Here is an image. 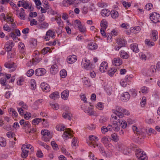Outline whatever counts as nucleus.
I'll return each instance as SVG.
<instances>
[{
	"label": "nucleus",
	"instance_id": "f257e3e1",
	"mask_svg": "<svg viewBox=\"0 0 160 160\" xmlns=\"http://www.w3.org/2000/svg\"><path fill=\"white\" fill-rule=\"evenodd\" d=\"M112 122L113 130L116 132L119 131L120 129V127L123 128H125L127 126V123L125 120H120L118 119L117 121L111 120Z\"/></svg>",
	"mask_w": 160,
	"mask_h": 160
},
{
	"label": "nucleus",
	"instance_id": "f03ea898",
	"mask_svg": "<svg viewBox=\"0 0 160 160\" xmlns=\"http://www.w3.org/2000/svg\"><path fill=\"white\" fill-rule=\"evenodd\" d=\"M112 111L115 115L117 116L119 118L123 117L124 114L127 115H130V113L128 110L123 109L119 106H116V109H112Z\"/></svg>",
	"mask_w": 160,
	"mask_h": 160
},
{
	"label": "nucleus",
	"instance_id": "7ed1b4c3",
	"mask_svg": "<svg viewBox=\"0 0 160 160\" xmlns=\"http://www.w3.org/2000/svg\"><path fill=\"white\" fill-rule=\"evenodd\" d=\"M81 65L84 68L88 70L93 69L95 68V65L91 63L90 61L86 58H84L82 59L81 62Z\"/></svg>",
	"mask_w": 160,
	"mask_h": 160
},
{
	"label": "nucleus",
	"instance_id": "20e7f679",
	"mask_svg": "<svg viewBox=\"0 0 160 160\" xmlns=\"http://www.w3.org/2000/svg\"><path fill=\"white\" fill-rule=\"evenodd\" d=\"M150 19L153 23H157L160 21V15L157 12H153L150 15Z\"/></svg>",
	"mask_w": 160,
	"mask_h": 160
},
{
	"label": "nucleus",
	"instance_id": "39448f33",
	"mask_svg": "<svg viewBox=\"0 0 160 160\" xmlns=\"http://www.w3.org/2000/svg\"><path fill=\"white\" fill-rule=\"evenodd\" d=\"M136 156L141 160H147L146 154L144 152H141L140 150L137 149L136 151Z\"/></svg>",
	"mask_w": 160,
	"mask_h": 160
},
{
	"label": "nucleus",
	"instance_id": "423d86ee",
	"mask_svg": "<svg viewBox=\"0 0 160 160\" xmlns=\"http://www.w3.org/2000/svg\"><path fill=\"white\" fill-rule=\"evenodd\" d=\"M89 139L90 141L87 142V143L90 147L95 148L96 144L94 143L93 141H98V138L95 136L91 135L89 136Z\"/></svg>",
	"mask_w": 160,
	"mask_h": 160
},
{
	"label": "nucleus",
	"instance_id": "0eeeda50",
	"mask_svg": "<svg viewBox=\"0 0 160 160\" xmlns=\"http://www.w3.org/2000/svg\"><path fill=\"white\" fill-rule=\"evenodd\" d=\"M46 36L43 37L44 38L46 41L49 40L50 39V37L53 38L55 36V32L51 30H49L46 32Z\"/></svg>",
	"mask_w": 160,
	"mask_h": 160
},
{
	"label": "nucleus",
	"instance_id": "6e6552de",
	"mask_svg": "<svg viewBox=\"0 0 160 160\" xmlns=\"http://www.w3.org/2000/svg\"><path fill=\"white\" fill-rule=\"evenodd\" d=\"M46 70L43 68L37 69L35 71V74L38 76H40L44 75L46 73Z\"/></svg>",
	"mask_w": 160,
	"mask_h": 160
},
{
	"label": "nucleus",
	"instance_id": "1a4fd4ad",
	"mask_svg": "<svg viewBox=\"0 0 160 160\" xmlns=\"http://www.w3.org/2000/svg\"><path fill=\"white\" fill-rule=\"evenodd\" d=\"M130 98L129 93L127 92H125L122 93L121 97V100L122 101L126 102L128 101Z\"/></svg>",
	"mask_w": 160,
	"mask_h": 160
},
{
	"label": "nucleus",
	"instance_id": "9d476101",
	"mask_svg": "<svg viewBox=\"0 0 160 160\" xmlns=\"http://www.w3.org/2000/svg\"><path fill=\"white\" fill-rule=\"evenodd\" d=\"M41 87L42 91L46 92L50 91V87L49 85L45 83H42L41 84Z\"/></svg>",
	"mask_w": 160,
	"mask_h": 160
},
{
	"label": "nucleus",
	"instance_id": "9b49d317",
	"mask_svg": "<svg viewBox=\"0 0 160 160\" xmlns=\"http://www.w3.org/2000/svg\"><path fill=\"white\" fill-rule=\"evenodd\" d=\"M77 60V56L74 55L69 56L67 59V62L69 64H72L74 62Z\"/></svg>",
	"mask_w": 160,
	"mask_h": 160
},
{
	"label": "nucleus",
	"instance_id": "f8f14e48",
	"mask_svg": "<svg viewBox=\"0 0 160 160\" xmlns=\"http://www.w3.org/2000/svg\"><path fill=\"white\" fill-rule=\"evenodd\" d=\"M72 132L70 128L67 129L63 133V137L66 138H71V137H72V135L71 132Z\"/></svg>",
	"mask_w": 160,
	"mask_h": 160
},
{
	"label": "nucleus",
	"instance_id": "ddd939ff",
	"mask_svg": "<svg viewBox=\"0 0 160 160\" xmlns=\"http://www.w3.org/2000/svg\"><path fill=\"white\" fill-rule=\"evenodd\" d=\"M108 67V64L106 62H102L100 66V70L101 72H103L105 71Z\"/></svg>",
	"mask_w": 160,
	"mask_h": 160
},
{
	"label": "nucleus",
	"instance_id": "4468645a",
	"mask_svg": "<svg viewBox=\"0 0 160 160\" xmlns=\"http://www.w3.org/2000/svg\"><path fill=\"white\" fill-rule=\"evenodd\" d=\"M151 37L152 40L153 41H156L158 38V32L157 31L153 30L152 31V34L151 35Z\"/></svg>",
	"mask_w": 160,
	"mask_h": 160
},
{
	"label": "nucleus",
	"instance_id": "2eb2a0df",
	"mask_svg": "<svg viewBox=\"0 0 160 160\" xmlns=\"http://www.w3.org/2000/svg\"><path fill=\"white\" fill-rule=\"evenodd\" d=\"M5 66L7 68L12 69L11 70V72H13L16 69V67L14 65V63L12 64L10 63H6L4 64Z\"/></svg>",
	"mask_w": 160,
	"mask_h": 160
},
{
	"label": "nucleus",
	"instance_id": "dca6fc26",
	"mask_svg": "<svg viewBox=\"0 0 160 160\" xmlns=\"http://www.w3.org/2000/svg\"><path fill=\"white\" fill-rule=\"evenodd\" d=\"M50 71L51 73L53 74H55L58 72V66L56 64H54L50 68Z\"/></svg>",
	"mask_w": 160,
	"mask_h": 160
},
{
	"label": "nucleus",
	"instance_id": "f3484780",
	"mask_svg": "<svg viewBox=\"0 0 160 160\" xmlns=\"http://www.w3.org/2000/svg\"><path fill=\"white\" fill-rule=\"evenodd\" d=\"M101 13L102 16L103 17H107L110 15L111 12L108 9H104L102 10Z\"/></svg>",
	"mask_w": 160,
	"mask_h": 160
},
{
	"label": "nucleus",
	"instance_id": "a211bd4d",
	"mask_svg": "<svg viewBox=\"0 0 160 160\" xmlns=\"http://www.w3.org/2000/svg\"><path fill=\"white\" fill-rule=\"evenodd\" d=\"M117 42L120 46L122 47L124 46L127 43V42L123 38H118L117 40Z\"/></svg>",
	"mask_w": 160,
	"mask_h": 160
},
{
	"label": "nucleus",
	"instance_id": "6ab92c4d",
	"mask_svg": "<svg viewBox=\"0 0 160 160\" xmlns=\"http://www.w3.org/2000/svg\"><path fill=\"white\" fill-rule=\"evenodd\" d=\"M69 91L68 90H64L61 94L62 98L65 100H67L69 96Z\"/></svg>",
	"mask_w": 160,
	"mask_h": 160
},
{
	"label": "nucleus",
	"instance_id": "aec40b11",
	"mask_svg": "<svg viewBox=\"0 0 160 160\" xmlns=\"http://www.w3.org/2000/svg\"><path fill=\"white\" fill-rule=\"evenodd\" d=\"M112 63L116 66H119L122 64V62L120 58H118L114 59Z\"/></svg>",
	"mask_w": 160,
	"mask_h": 160
},
{
	"label": "nucleus",
	"instance_id": "412c9836",
	"mask_svg": "<svg viewBox=\"0 0 160 160\" xmlns=\"http://www.w3.org/2000/svg\"><path fill=\"white\" fill-rule=\"evenodd\" d=\"M62 115L63 118L65 119H68L69 120H71L72 118V114L67 112L63 113Z\"/></svg>",
	"mask_w": 160,
	"mask_h": 160
},
{
	"label": "nucleus",
	"instance_id": "4be33fe9",
	"mask_svg": "<svg viewBox=\"0 0 160 160\" xmlns=\"http://www.w3.org/2000/svg\"><path fill=\"white\" fill-rule=\"evenodd\" d=\"M130 47L131 49L134 52H138L139 51V49L138 48V45L137 43L132 44L130 46Z\"/></svg>",
	"mask_w": 160,
	"mask_h": 160
},
{
	"label": "nucleus",
	"instance_id": "5701e85b",
	"mask_svg": "<svg viewBox=\"0 0 160 160\" xmlns=\"http://www.w3.org/2000/svg\"><path fill=\"white\" fill-rule=\"evenodd\" d=\"M88 48L90 50H94L97 48V46L95 43L90 42L88 44Z\"/></svg>",
	"mask_w": 160,
	"mask_h": 160
},
{
	"label": "nucleus",
	"instance_id": "b1692460",
	"mask_svg": "<svg viewBox=\"0 0 160 160\" xmlns=\"http://www.w3.org/2000/svg\"><path fill=\"white\" fill-rule=\"evenodd\" d=\"M22 153L21 154V157L23 158H26L28 155L29 151L24 149L23 148H22Z\"/></svg>",
	"mask_w": 160,
	"mask_h": 160
},
{
	"label": "nucleus",
	"instance_id": "393cba45",
	"mask_svg": "<svg viewBox=\"0 0 160 160\" xmlns=\"http://www.w3.org/2000/svg\"><path fill=\"white\" fill-rule=\"evenodd\" d=\"M49 97L55 100L59 98V93L57 92H54L51 94Z\"/></svg>",
	"mask_w": 160,
	"mask_h": 160
},
{
	"label": "nucleus",
	"instance_id": "a878e982",
	"mask_svg": "<svg viewBox=\"0 0 160 160\" xmlns=\"http://www.w3.org/2000/svg\"><path fill=\"white\" fill-rule=\"evenodd\" d=\"M52 137L50 135V133H47L45 136L42 137V139L45 142H48L50 140L51 138Z\"/></svg>",
	"mask_w": 160,
	"mask_h": 160
},
{
	"label": "nucleus",
	"instance_id": "bb28decb",
	"mask_svg": "<svg viewBox=\"0 0 160 160\" xmlns=\"http://www.w3.org/2000/svg\"><path fill=\"white\" fill-rule=\"evenodd\" d=\"M120 55L122 58L124 59H127L129 57V55L124 50L120 52Z\"/></svg>",
	"mask_w": 160,
	"mask_h": 160
},
{
	"label": "nucleus",
	"instance_id": "cd10ccee",
	"mask_svg": "<svg viewBox=\"0 0 160 160\" xmlns=\"http://www.w3.org/2000/svg\"><path fill=\"white\" fill-rule=\"evenodd\" d=\"M107 22L105 19H103L102 20L101 22V26L102 27L101 29L103 30H106L107 28Z\"/></svg>",
	"mask_w": 160,
	"mask_h": 160
},
{
	"label": "nucleus",
	"instance_id": "c85d7f7f",
	"mask_svg": "<svg viewBox=\"0 0 160 160\" xmlns=\"http://www.w3.org/2000/svg\"><path fill=\"white\" fill-rule=\"evenodd\" d=\"M74 2L72 0H64L63 1L62 4L64 6H67L68 4L70 5L73 4Z\"/></svg>",
	"mask_w": 160,
	"mask_h": 160
},
{
	"label": "nucleus",
	"instance_id": "c756f323",
	"mask_svg": "<svg viewBox=\"0 0 160 160\" xmlns=\"http://www.w3.org/2000/svg\"><path fill=\"white\" fill-rule=\"evenodd\" d=\"M147 132V130L145 129L142 128L140 131L139 133H138V135L139 134L141 135L142 138H143L145 137L146 133Z\"/></svg>",
	"mask_w": 160,
	"mask_h": 160
},
{
	"label": "nucleus",
	"instance_id": "7c9ffc66",
	"mask_svg": "<svg viewBox=\"0 0 160 160\" xmlns=\"http://www.w3.org/2000/svg\"><path fill=\"white\" fill-rule=\"evenodd\" d=\"M110 14L112 17L114 19H115L118 17V12L116 10L112 11Z\"/></svg>",
	"mask_w": 160,
	"mask_h": 160
},
{
	"label": "nucleus",
	"instance_id": "2f4dec72",
	"mask_svg": "<svg viewBox=\"0 0 160 160\" xmlns=\"http://www.w3.org/2000/svg\"><path fill=\"white\" fill-rule=\"evenodd\" d=\"M117 71V69L115 68H112L108 72V74L111 77Z\"/></svg>",
	"mask_w": 160,
	"mask_h": 160
},
{
	"label": "nucleus",
	"instance_id": "473e14b6",
	"mask_svg": "<svg viewBox=\"0 0 160 160\" xmlns=\"http://www.w3.org/2000/svg\"><path fill=\"white\" fill-rule=\"evenodd\" d=\"M42 121V119L40 118H37L34 119L32 121V124L35 126L38 124L39 122Z\"/></svg>",
	"mask_w": 160,
	"mask_h": 160
},
{
	"label": "nucleus",
	"instance_id": "72a5a7b5",
	"mask_svg": "<svg viewBox=\"0 0 160 160\" xmlns=\"http://www.w3.org/2000/svg\"><path fill=\"white\" fill-rule=\"evenodd\" d=\"M6 145L5 139L2 137H0V145L2 147H5Z\"/></svg>",
	"mask_w": 160,
	"mask_h": 160
},
{
	"label": "nucleus",
	"instance_id": "f704fd0d",
	"mask_svg": "<svg viewBox=\"0 0 160 160\" xmlns=\"http://www.w3.org/2000/svg\"><path fill=\"white\" fill-rule=\"evenodd\" d=\"M145 42L146 44L149 46H154L155 44L152 42L151 41L148 39H146L145 40Z\"/></svg>",
	"mask_w": 160,
	"mask_h": 160
},
{
	"label": "nucleus",
	"instance_id": "c9c22d12",
	"mask_svg": "<svg viewBox=\"0 0 160 160\" xmlns=\"http://www.w3.org/2000/svg\"><path fill=\"white\" fill-rule=\"evenodd\" d=\"M75 28H78L81 24L80 21L78 20H76L74 23Z\"/></svg>",
	"mask_w": 160,
	"mask_h": 160
},
{
	"label": "nucleus",
	"instance_id": "e433bc0d",
	"mask_svg": "<svg viewBox=\"0 0 160 160\" xmlns=\"http://www.w3.org/2000/svg\"><path fill=\"white\" fill-rule=\"evenodd\" d=\"M32 62H33L34 64H35V65L39 62L41 60L40 58H39L38 56H35L34 58H32Z\"/></svg>",
	"mask_w": 160,
	"mask_h": 160
},
{
	"label": "nucleus",
	"instance_id": "4c0bfd02",
	"mask_svg": "<svg viewBox=\"0 0 160 160\" xmlns=\"http://www.w3.org/2000/svg\"><path fill=\"white\" fill-rule=\"evenodd\" d=\"M51 145L54 150H58V146L55 141H52L51 142Z\"/></svg>",
	"mask_w": 160,
	"mask_h": 160
},
{
	"label": "nucleus",
	"instance_id": "58836bf2",
	"mask_svg": "<svg viewBox=\"0 0 160 160\" xmlns=\"http://www.w3.org/2000/svg\"><path fill=\"white\" fill-rule=\"evenodd\" d=\"M60 75L62 78H65L67 75V72L65 69H63L60 72Z\"/></svg>",
	"mask_w": 160,
	"mask_h": 160
},
{
	"label": "nucleus",
	"instance_id": "ea45409f",
	"mask_svg": "<svg viewBox=\"0 0 160 160\" xmlns=\"http://www.w3.org/2000/svg\"><path fill=\"white\" fill-rule=\"evenodd\" d=\"M48 26V24L45 22H44L40 25V28H46Z\"/></svg>",
	"mask_w": 160,
	"mask_h": 160
},
{
	"label": "nucleus",
	"instance_id": "a19ab883",
	"mask_svg": "<svg viewBox=\"0 0 160 160\" xmlns=\"http://www.w3.org/2000/svg\"><path fill=\"white\" fill-rule=\"evenodd\" d=\"M9 112L10 114L12 113L13 116L16 117L18 116V114L17 113L13 108H10L9 110Z\"/></svg>",
	"mask_w": 160,
	"mask_h": 160
},
{
	"label": "nucleus",
	"instance_id": "79ce46f5",
	"mask_svg": "<svg viewBox=\"0 0 160 160\" xmlns=\"http://www.w3.org/2000/svg\"><path fill=\"white\" fill-rule=\"evenodd\" d=\"M131 95L133 97H135L137 96V91L135 89H131L130 90Z\"/></svg>",
	"mask_w": 160,
	"mask_h": 160
},
{
	"label": "nucleus",
	"instance_id": "37998d69",
	"mask_svg": "<svg viewBox=\"0 0 160 160\" xmlns=\"http://www.w3.org/2000/svg\"><path fill=\"white\" fill-rule=\"evenodd\" d=\"M111 137L112 140H113L114 142H117L118 141V137L116 133H114L111 134Z\"/></svg>",
	"mask_w": 160,
	"mask_h": 160
},
{
	"label": "nucleus",
	"instance_id": "c03bdc74",
	"mask_svg": "<svg viewBox=\"0 0 160 160\" xmlns=\"http://www.w3.org/2000/svg\"><path fill=\"white\" fill-rule=\"evenodd\" d=\"M96 146L98 147V149H99L100 152H101V153H103L104 152L103 147L102 146L101 144H96Z\"/></svg>",
	"mask_w": 160,
	"mask_h": 160
},
{
	"label": "nucleus",
	"instance_id": "a18cd8bd",
	"mask_svg": "<svg viewBox=\"0 0 160 160\" xmlns=\"http://www.w3.org/2000/svg\"><path fill=\"white\" fill-rule=\"evenodd\" d=\"M141 90L142 93H147L148 91V88L145 86H143L142 87L141 89Z\"/></svg>",
	"mask_w": 160,
	"mask_h": 160
},
{
	"label": "nucleus",
	"instance_id": "49530a36",
	"mask_svg": "<svg viewBox=\"0 0 160 160\" xmlns=\"http://www.w3.org/2000/svg\"><path fill=\"white\" fill-rule=\"evenodd\" d=\"M153 5L152 4L148 3L146 5L145 8L147 10L149 11L151 9Z\"/></svg>",
	"mask_w": 160,
	"mask_h": 160
},
{
	"label": "nucleus",
	"instance_id": "de8ad7c7",
	"mask_svg": "<svg viewBox=\"0 0 160 160\" xmlns=\"http://www.w3.org/2000/svg\"><path fill=\"white\" fill-rule=\"evenodd\" d=\"M6 79L5 78H1L0 80V83L2 86H5Z\"/></svg>",
	"mask_w": 160,
	"mask_h": 160
},
{
	"label": "nucleus",
	"instance_id": "09e8293b",
	"mask_svg": "<svg viewBox=\"0 0 160 160\" xmlns=\"http://www.w3.org/2000/svg\"><path fill=\"white\" fill-rule=\"evenodd\" d=\"M132 129L134 132L137 134V135L138 133H139L140 131L136 126H133Z\"/></svg>",
	"mask_w": 160,
	"mask_h": 160
},
{
	"label": "nucleus",
	"instance_id": "8fccbe9b",
	"mask_svg": "<svg viewBox=\"0 0 160 160\" xmlns=\"http://www.w3.org/2000/svg\"><path fill=\"white\" fill-rule=\"evenodd\" d=\"M50 48L48 47L44 48L42 50V52L43 54H45L49 52Z\"/></svg>",
	"mask_w": 160,
	"mask_h": 160
},
{
	"label": "nucleus",
	"instance_id": "3c124183",
	"mask_svg": "<svg viewBox=\"0 0 160 160\" xmlns=\"http://www.w3.org/2000/svg\"><path fill=\"white\" fill-rule=\"evenodd\" d=\"M3 29L7 32H9L11 30V28H10L7 24H5L3 27Z\"/></svg>",
	"mask_w": 160,
	"mask_h": 160
},
{
	"label": "nucleus",
	"instance_id": "603ef678",
	"mask_svg": "<svg viewBox=\"0 0 160 160\" xmlns=\"http://www.w3.org/2000/svg\"><path fill=\"white\" fill-rule=\"evenodd\" d=\"M24 118L26 120H28L31 117V114L29 112H26L24 114Z\"/></svg>",
	"mask_w": 160,
	"mask_h": 160
},
{
	"label": "nucleus",
	"instance_id": "864d4df0",
	"mask_svg": "<svg viewBox=\"0 0 160 160\" xmlns=\"http://www.w3.org/2000/svg\"><path fill=\"white\" fill-rule=\"evenodd\" d=\"M30 24L31 26L36 25H37L38 22L36 19H33L30 21Z\"/></svg>",
	"mask_w": 160,
	"mask_h": 160
},
{
	"label": "nucleus",
	"instance_id": "5fc2aeb1",
	"mask_svg": "<svg viewBox=\"0 0 160 160\" xmlns=\"http://www.w3.org/2000/svg\"><path fill=\"white\" fill-rule=\"evenodd\" d=\"M146 98L145 97H143L142 98V101L141 102V105H143V107L146 104Z\"/></svg>",
	"mask_w": 160,
	"mask_h": 160
},
{
	"label": "nucleus",
	"instance_id": "6e6d98bb",
	"mask_svg": "<svg viewBox=\"0 0 160 160\" xmlns=\"http://www.w3.org/2000/svg\"><path fill=\"white\" fill-rule=\"evenodd\" d=\"M108 141V139L106 136L103 137L101 139V142L104 144L107 143Z\"/></svg>",
	"mask_w": 160,
	"mask_h": 160
},
{
	"label": "nucleus",
	"instance_id": "4d7b16f0",
	"mask_svg": "<svg viewBox=\"0 0 160 160\" xmlns=\"http://www.w3.org/2000/svg\"><path fill=\"white\" fill-rule=\"evenodd\" d=\"M65 127L63 126L62 125H60L59 126H57L56 127V128L58 131H64Z\"/></svg>",
	"mask_w": 160,
	"mask_h": 160
},
{
	"label": "nucleus",
	"instance_id": "13d9d810",
	"mask_svg": "<svg viewBox=\"0 0 160 160\" xmlns=\"http://www.w3.org/2000/svg\"><path fill=\"white\" fill-rule=\"evenodd\" d=\"M6 43L7 45H8V46L11 47L12 48L14 45V43L12 40L8 41Z\"/></svg>",
	"mask_w": 160,
	"mask_h": 160
},
{
	"label": "nucleus",
	"instance_id": "bf43d9fd",
	"mask_svg": "<svg viewBox=\"0 0 160 160\" xmlns=\"http://www.w3.org/2000/svg\"><path fill=\"white\" fill-rule=\"evenodd\" d=\"M34 73V70L31 69L29 70L27 72V75L28 77L31 76Z\"/></svg>",
	"mask_w": 160,
	"mask_h": 160
},
{
	"label": "nucleus",
	"instance_id": "052dcab7",
	"mask_svg": "<svg viewBox=\"0 0 160 160\" xmlns=\"http://www.w3.org/2000/svg\"><path fill=\"white\" fill-rule=\"evenodd\" d=\"M122 4L124 7L126 8H127V7H130L131 4L130 3H128L125 1H123L122 2Z\"/></svg>",
	"mask_w": 160,
	"mask_h": 160
},
{
	"label": "nucleus",
	"instance_id": "680f3d73",
	"mask_svg": "<svg viewBox=\"0 0 160 160\" xmlns=\"http://www.w3.org/2000/svg\"><path fill=\"white\" fill-rule=\"evenodd\" d=\"M50 105L51 106L52 108H53L54 109H55L56 110H57L59 108V106L57 104H50Z\"/></svg>",
	"mask_w": 160,
	"mask_h": 160
},
{
	"label": "nucleus",
	"instance_id": "e2e57ef3",
	"mask_svg": "<svg viewBox=\"0 0 160 160\" xmlns=\"http://www.w3.org/2000/svg\"><path fill=\"white\" fill-rule=\"evenodd\" d=\"M156 68L154 65H152L151 66L150 70L152 73H154L156 72Z\"/></svg>",
	"mask_w": 160,
	"mask_h": 160
},
{
	"label": "nucleus",
	"instance_id": "0e129e2a",
	"mask_svg": "<svg viewBox=\"0 0 160 160\" xmlns=\"http://www.w3.org/2000/svg\"><path fill=\"white\" fill-rule=\"evenodd\" d=\"M49 132L47 130H42L41 131V134L42 135V136H45L47 133H49Z\"/></svg>",
	"mask_w": 160,
	"mask_h": 160
},
{
	"label": "nucleus",
	"instance_id": "69168bd1",
	"mask_svg": "<svg viewBox=\"0 0 160 160\" xmlns=\"http://www.w3.org/2000/svg\"><path fill=\"white\" fill-rule=\"evenodd\" d=\"M94 69H90L91 70L90 72V75L91 76L92 78H94L96 76V74L95 72H94Z\"/></svg>",
	"mask_w": 160,
	"mask_h": 160
},
{
	"label": "nucleus",
	"instance_id": "338daca9",
	"mask_svg": "<svg viewBox=\"0 0 160 160\" xmlns=\"http://www.w3.org/2000/svg\"><path fill=\"white\" fill-rule=\"evenodd\" d=\"M36 154L37 156L40 158H42L43 156V154L41 150L38 151Z\"/></svg>",
	"mask_w": 160,
	"mask_h": 160
},
{
	"label": "nucleus",
	"instance_id": "774afa93",
	"mask_svg": "<svg viewBox=\"0 0 160 160\" xmlns=\"http://www.w3.org/2000/svg\"><path fill=\"white\" fill-rule=\"evenodd\" d=\"M37 13L36 12H31L29 15V16L31 17H35L37 16Z\"/></svg>",
	"mask_w": 160,
	"mask_h": 160
}]
</instances>
